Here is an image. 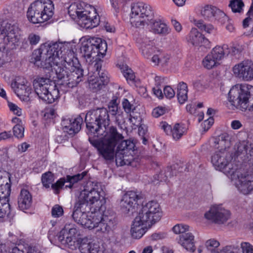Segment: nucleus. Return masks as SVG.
<instances>
[{
	"label": "nucleus",
	"instance_id": "nucleus-1",
	"mask_svg": "<svg viewBox=\"0 0 253 253\" xmlns=\"http://www.w3.org/2000/svg\"><path fill=\"white\" fill-rule=\"evenodd\" d=\"M66 49V42H53L35 49L32 53L30 61L39 67L49 69L52 61H58V52L62 54Z\"/></svg>",
	"mask_w": 253,
	"mask_h": 253
},
{
	"label": "nucleus",
	"instance_id": "nucleus-2",
	"mask_svg": "<svg viewBox=\"0 0 253 253\" xmlns=\"http://www.w3.org/2000/svg\"><path fill=\"white\" fill-rule=\"evenodd\" d=\"M19 39L17 23L13 20L3 21L0 28V67L8 61L7 53L5 51L6 45L13 48Z\"/></svg>",
	"mask_w": 253,
	"mask_h": 253
},
{
	"label": "nucleus",
	"instance_id": "nucleus-3",
	"mask_svg": "<svg viewBox=\"0 0 253 253\" xmlns=\"http://www.w3.org/2000/svg\"><path fill=\"white\" fill-rule=\"evenodd\" d=\"M109 131L108 133H104L102 135L98 136L97 133H93L94 136L103 139L101 142L90 138H89V141L97 149L100 155L105 160L111 161L114 158L115 147L124 137L118 132L117 129L112 128Z\"/></svg>",
	"mask_w": 253,
	"mask_h": 253
},
{
	"label": "nucleus",
	"instance_id": "nucleus-4",
	"mask_svg": "<svg viewBox=\"0 0 253 253\" xmlns=\"http://www.w3.org/2000/svg\"><path fill=\"white\" fill-rule=\"evenodd\" d=\"M85 121L87 128L93 133H97V136L102 135L104 133L109 132V129L114 128L109 126L110 118L108 110L104 107L91 110L85 115Z\"/></svg>",
	"mask_w": 253,
	"mask_h": 253
},
{
	"label": "nucleus",
	"instance_id": "nucleus-5",
	"mask_svg": "<svg viewBox=\"0 0 253 253\" xmlns=\"http://www.w3.org/2000/svg\"><path fill=\"white\" fill-rule=\"evenodd\" d=\"M228 101L232 109L253 111V86L242 84L233 87L228 93Z\"/></svg>",
	"mask_w": 253,
	"mask_h": 253
},
{
	"label": "nucleus",
	"instance_id": "nucleus-6",
	"mask_svg": "<svg viewBox=\"0 0 253 253\" xmlns=\"http://www.w3.org/2000/svg\"><path fill=\"white\" fill-rule=\"evenodd\" d=\"M107 45L105 41L96 37H84L82 39L80 53L86 62L92 63L94 59L100 60L106 54Z\"/></svg>",
	"mask_w": 253,
	"mask_h": 253
},
{
	"label": "nucleus",
	"instance_id": "nucleus-7",
	"mask_svg": "<svg viewBox=\"0 0 253 253\" xmlns=\"http://www.w3.org/2000/svg\"><path fill=\"white\" fill-rule=\"evenodd\" d=\"M54 5L51 0H39L31 4L27 12L28 20L34 24L43 23L53 15Z\"/></svg>",
	"mask_w": 253,
	"mask_h": 253
},
{
	"label": "nucleus",
	"instance_id": "nucleus-8",
	"mask_svg": "<svg viewBox=\"0 0 253 253\" xmlns=\"http://www.w3.org/2000/svg\"><path fill=\"white\" fill-rule=\"evenodd\" d=\"M66 49L62 54L58 52L59 60L56 62L55 60L52 61L51 67L49 70L54 71L57 78L60 82V84L65 86L64 81L67 79L71 69L66 68L67 64H76L78 62L77 59L74 57V53L68 47V43H66Z\"/></svg>",
	"mask_w": 253,
	"mask_h": 253
},
{
	"label": "nucleus",
	"instance_id": "nucleus-9",
	"mask_svg": "<svg viewBox=\"0 0 253 253\" xmlns=\"http://www.w3.org/2000/svg\"><path fill=\"white\" fill-rule=\"evenodd\" d=\"M154 17V14L150 5L143 2L131 4L130 22L132 26L143 28Z\"/></svg>",
	"mask_w": 253,
	"mask_h": 253
},
{
	"label": "nucleus",
	"instance_id": "nucleus-10",
	"mask_svg": "<svg viewBox=\"0 0 253 253\" xmlns=\"http://www.w3.org/2000/svg\"><path fill=\"white\" fill-rule=\"evenodd\" d=\"M93 208V211L90 212V219L94 228L97 227V230L103 233H109L112 231L116 224L115 213L109 210Z\"/></svg>",
	"mask_w": 253,
	"mask_h": 253
},
{
	"label": "nucleus",
	"instance_id": "nucleus-11",
	"mask_svg": "<svg viewBox=\"0 0 253 253\" xmlns=\"http://www.w3.org/2000/svg\"><path fill=\"white\" fill-rule=\"evenodd\" d=\"M35 91L39 98L46 103H52L58 97V90L54 88L52 92L50 90L55 86V83L50 79L37 78L33 81Z\"/></svg>",
	"mask_w": 253,
	"mask_h": 253
},
{
	"label": "nucleus",
	"instance_id": "nucleus-12",
	"mask_svg": "<svg viewBox=\"0 0 253 253\" xmlns=\"http://www.w3.org/2000/svg\"><path fill=\"white\" fill-rule=\"evenodd\" d=\"M115 157L116 165L118 166L129 165L133 160L131 152H133L134 143L130 140H123V138L118 143Z\"/></svg>",
	"mask_w": 253,
	"mask_h": 253
},
{
	"label": "nucleus",
	"instance_id": "nucleus-13",
	"mask_svg": "<svg viewBox=\"0 0 253 253\" xmlns=\"http://www.w3.org/2000/svg\"><path fill=\"white\" fill-rule=\"evenodd\" d=\"M80 235V230L75 225L66 224L57 235V238L64 247L73 249L75 248V243L79 240Z\"/></svg>",
	"mask_w": 253,
	"mask_h": 253
},
{
	"label": "nucleus",
	"instance_id": "nucleus-14",
	"mask_svg": "<svg viewBox=\"0 0 253 253\" xmlns=\"http://www.w3.org/2000/svg\"><path fill=\"white\" fill-rule=\"evenodd\" d=\"M78 200L82 203L88 205L90 207L99 208L101 210L105 209V200L100 192L95 188L90 190L84 189L81 192Z\"/></svg>",
	"mask_w": 253,
	"mask_h": 253
},
{
	"label": "nucleus",
	"instance_id": "nucleus-15",
	"mask_svg": "<svg viewBox=\"0 0 253 253\" xmlns=\"http://www.w3.org/2000/svg\"><path fill=\"white\" fill-rule=\"evenodd\" d=\"M232 158V154L230 151H215L211 156V162L216 169H225V171L232 175L235 172V169L230 163Z\"/></svg>",
	"mask_w": 253,
	"mask_h": 253
},
{
	"label": "nucleus",
	"instance_id": "nucleus-16",
	"mask_svg": "<svg viewBox=\"0 0 253 253\" xmlns=\"http://www.w3.org/2000/svg\"><path fill=\"white\" fill-rule=\"evenodd\" d=\"M232 71L234 76L244 81L253 80V63L251 60H244L235 64Z\"/></svg>",
	"mask_w": 253,
	"mask_h": 253
},
{
	"label": "nucleus",
	"instance_id": "nucleus-17",
	"mask_svg": "<svg viewBox=\"0 0 253 253\" xmlns=\"http://www.w3.org/2000/svg\"><path fill=\"white\" fill-rule=\"evenodd\" d=\"M230 212L221 206H213L205 213V217L212 222L221 224L226 222L230 218Z\"/></svg>",
	"mask_w": 253,
	"mask_h": 253
},
{
	"label": "nucleus",
	"instance_id": "nucleus-18",
	"mask_svg": "<svg viewBox=\"0 0 253 253\" xmlns=\"http://www.w3.org/2000/svg\"><path fill=\"white\" fill-rule=\"evenodd\" d=\"M201 14L205 19L210 21L214 20L221 25L229 21L228 16L223 11L211 5L205 6L201 10Z\"/></svg>",
	"mask_w": 253,
	"mask_h": 253
},
{
	"label": "nucleus",
	"instance_id": "nucleus-19",
	"mask_svg": "<svg viewBox=\"0 0 253 253\" xmlns=\"http://www.w3.org/2000/svg\"><path fill=\"white\" fill-rule=\"evenodd\" d=\"M233 174L237 176L235 185L240 192L247 195L253 190V174L239 172H234Z\"/></svg>",
	"mask_w": 253,
	"mask_h": 253
},
{
	"label": "nucleus",
	"instance_id": "nucleus-20",
	"mask_svg": "<svg viewBox=\"0 0 253 253\" xmlns=\"http://www.w3.org/2000/svg\"><path fill=\"white\" fill-rule=\"evenodd\" d=\"M79 24L85 29H92L97 26L99 23V17L96 9L90 7L88 10L83 12L82 16L79 18Z\"/></svg>",
	"mask_w": 253,
	"mask_h": 253
},
{
	"label": "nucleus",
	"instance_id": "nucleus-21",
	"mask_svg": "<svg viewBox=\"0 0 253 253\" xmlns=\"http://www.w3.org/2000/svg\"><path fill=\"white\" fill-rule=\"evenodd\" d=\"M66 67L71 70L70 71L68 79L64 81L65 86L73 88L82 81L84 70L75 64H67Z\"/></svg>",
	"mask_w": 253,
	"mask_h": 253
},
{
	"label": "nucleus",
	"instance_id": "nucleus-22",
	"mask_svg": "<svg viewBox=\"0 0 253 253\" xmlns=\"http://www.w3.org/2000/svg\"><path fill=\"white\" fill-rule=\"evenodd\" d=\"M141 198V197L136 192L128 191L123 196L120 203L123 211L125 213H128L130 211L133 213L135 211L137 201Z\"/></svg>",
	"mask_w": 253,
	"mask_h": 253
},
{
	"label": "nucleus",
	"instance_id": "nucleus-23",
	"mask_svg": "<svg viewBox=\"0 0 253 253\" xmlns=\"http://www.w3.org/2000/svg\"><path fill=\"white\" fill-rule=\"evenodd\" d=\"M92 208L77 200L74 206L72 214L73 218L75 222L82 225L85 218L87 217V213Z\"/></svg>",
	"mask_w": 253,
	"mask_h": 253
},
{
	"label": "nucleus",
	"instance_id": "nucleus-24",
	"mask_svg": "<svg viewBox=\"0 0 253 253\" xmlns=\"http://www.w3.org/2000/svg\"><path fill=\"white\" fill-rule=\"evenodd\" d=\"M230 145L229 135L226 132L213 138L211 143L215 151H230Z\"/></svg>",
	"mask_w": 253,
	"mask_h": 253
},
{
	"label": "nucleus",
	"instance_id": "nucleus-25",
	"mask_svg": "<svg viewBox=\"0 0 253 253\" xmlns=\"http://www.w3.org/2000/svg\"><path fill=\"white\" fill-rule=\"evenodd\" d=\"M146 25L149 26L150 31L155 34L161 36H166L171 32V29L165 23L159 19H155L154 17L148 22Z\"/></svg>",
	"mask_w": 253,
	"mask_h": 253
},
{
	"label": "nucleus",
	"instance_id": "nucleus-26",
	"mask_svg": "<svg viewBox=\"0 0 253 253\" xmlns=\"http://www.w3.org/2000/svg\"><path fill=\"white\" fill-rule=\"evenodd\" d=\"M54 180V174L51 171H47L42 174V182L44 187L48 188L51 184V188L57 194L59 189L61 188L64 185L65 180L64 178H61L54 184L52 182Z\"/></svg>",
	"mask_w": 253,
	"mask_h": 253
},
{
	"label": "nucleus",
	"instance_id": "nucleus-27",
	"mask_svg": "<svg viewBox=\"0 0 253 253\" xmlns=\"http://www.w3.org/2000/svg\"><path fill=\"white\" fill-rule=\"evenodd\" d=\"M137 41L140 45L142 54L145 57L149 58L155 52L156 47L153 46L152 41L143 37L138 38Z\"/></svg>",
	"mask_w": 253,
	"mask_h": 253
},
{
	"label": "nucleus",
	"instance_id": "nucleus-28",
	"mask_svg": "<svg viewBox=\"0 0 253 253\" xmlns=\"http://www.w3.org/2000/svg\"><path fill=\"white\" fill-rule=\"evenodd\" d=\"M11 191V181L8 174L1 176L0 178V199H6L9 201Z\"/></svg>",
	"mask_w": 253,
	"mask_h": 253
},
{
	"label": "nucleus",
	"instance_id": "nucleus-29",
	"mask_svg": "<svg viewBox=\"0 0 253 253\" xmlns=\"http://www.w3.org/2000/svg\"><path fill=\"white\" fill-rule=\"evenodd\" d=\"M145 210L150 214L153 218L152 221H158L160 220L162 213L159 204L155 201H152L147 203L143 206Z\"/></svg>",
	"mask_w": 253,
	"mask_h": 253
},
{
	"label": "nucleus",
	"instance_id": "nucleus-30",
	"mask_svg": "<svg viewBox=\"0 0 253 253\" xmlns=\"http://www.w3.org/2000/svg\"><path fill=\"white\" fill-rule=\"evenodd\" d=\"M179 243L187 251L194 252L196 250L194 236L190 232H187L179 236Z\"/></svg>",
	"mask_w": 253,
	"mask_h": 253
},
{
	"label": "nucleus",
	"instance_id": "nucleus-31",
	"mask_svg": "<svg viewBox=\"0 0 253 253\" xmlns=\"http://www.w3.org/2000/svg\"><path fill=\"white\" fill-rule=\"evenodd\" d=\"M32 201V195L26 189H22L18 199V204L19 209L22 211L28 209L31 206Z\"/></svg>",
	"mask_w": 253,
	"mask_h": 253
},
{
	"label": "nucleus",
	"instance_id": "nucleus-32",
	"mask_svg": "<svg viewBox=\"0 0 253 253\" xmlns=\"http://www.w3.org/2000/svg\"><path fill=\"white\" fill-rule=\"evenodd\" d=\"M188 42L194 46H202L208 40L197 29L192 28L189 33Z\"/></svg>",
	"mask_w": 253,
	"mask_h": 253
},
{
	"label": "nucleus",
	"instance_id": "nucleus-33",
	"mask_svg": "<svg viewBox=\"0 0 253 253\" xmlns=\"http://www.w3.org/2000/svg\"><path fill=\"white\" fill-rule=\"evenodd\" d=\"M151 215V214H150L142 207L134 220L136 221V222H138L150 228L156 222V221H152L153 218Z\"/></svg>",
	"mask_w": 253,
	"mask_h": 253
},
{
	"label": "nucleus",
	"instance_id": "nucleus-34",
	"mask_svg": "<svg viewBox=\"0 0 253 253\" xmlns=\"http://www.w3.org/2000/svg\"><path fill=\"white\" fill-rule=\"evenodd\" d=\"M227 49V44H223L222 46H216L212 49L210 54L213 55L215 60H216L219 63V61L222 59L225 56L229 54V51Z\"/></svg>",
	"mask_w": 253,
	"mask_h": 253
},
{
	"label": "nucleus",
	"instance_id": "nucleus-35",
	"mask_svg": "<svg viewBox=\"0 0 253 253\" xmlns=\"http://www.w3.org/2000/svg\"><path fill=\"white\" fill-rule=\"evenodd\" d=\"M147 226L134 220L131 228L132 236L135 239L140 238L146 232Z\"/></svg>",
	"mask_w": 253,
	"mask_h": 253
},
{
	"label": "nucleus",
	"instance_id": "nucleus-36",
	"mask_svg": "<svg viewBox=\"0 0 253 253\" xmlns=\"http://www.w3.org/2000/svg\"><path fill=\"white\" fill-rule=\"evenodd\" d=\"M188 88L186 83H180L177 86V97L180 104H183L188 98Z\"/></svg>",
	"mask_w": 253,
	"mask_h": 253
},
{
	"label": "nucleus",
	"instance_id": "nucleus-37",
	"mask_svg": "<svg viewBox=\"0 0 253 253\" xmlns=\"http://www.w3.org/2000/svg\"><path fill=\"white\" fill-rule=\"evenodd\" d=\"M83 123V118L80 116L74 119H71V124L68 126L69 127L68 133L70 135H74L78 133L81 128V125Z\"/></svg>",
	"mask_w": 253,
	"mask_h": 253
},
{
	"label": "nucleus",
	"instance_id": "nucleus-38",
	"mask_svg": "<svg viewBox=\"0 0 253 253\" xmlns=\"http://www.w3.org/2000/svg\"><path fill=\"white\" fill-rule=\"evenodd\" d=\"M194 24L201 31L205 32L208 34L212 33L215 30L212 25L206 24L202 20H194Z\"/></svg>",
	"mask_w": 253,
	"mask_h": 253
},
{
	"label": "nucleus",
	"instance_id": "nucleus-39",
	"mask_svg": "<svg viewBox=\"0 0 253 253\" xmlns=\"http://www.w3.org/2000/svg\"><path fill=\"white\" fill-rule=\"evenodd\" d=\"M203 64L204 67L208 69H211L216 66L219 63H218L216 60H215L213 55L210 53L203 59Z\"/></svg>",
	"mask_w": 253,
	"mask_h": 253
},
{
	"label": "nucleus",
	"instance_id": "nucleus-40",
	"mask_svg": "<svg viewBox=\"0 0 253 253\" xmlns=\"http://www.w3.org/2000/svg\"><path fill=\"white\" fill-rule=\"evenodd\" d=\"M8 202L6 199H0V218L10 213V208Z\"/></svg>",
	"mask_w": 253,
	"mask_h": 253
},
{
	"label": "nucleus",
	"instance_id": "nucleus-41",
	"mask_svg": "<svg viewBox=\"0 0 253 253\" xmlns=\"http://www.w3.org/2000/svg\"><path fill=\"white\" fill-rule=\"evenodd\" d=\"M185 129L179 124H176L173 126L172 131L173 138L175 140H179L184 134Z\"/></svg>",
	"mask_w": 253,
	"mask_h": 253
},
{
	"label": "nucleus",
	"instance_id": "nucleus-42",
	"mask_svg": "<svg viewBox=\"0 0 253 253\" xmlns=\"http://www.w3.org/2000/svg\"><path fill=\"white\" fill-rule=\"evenodd\" d=\"M244 3L242 0H232L230 1L229 6L234 13H241Z\"/></svg>",
	"mask_w": 253,
	"mask_h": 253
},
{
	"label": "nucleus",
	"instance_id": "nucleus-43",
	"mask_svg": "<svg viewBox=\"0 0 253 253\" xmlns=\"http://www.w3.org/2000/svg\"><path fill=\"white\" fill-rule=\"evenodd\" d=\"M175 174L176 172H174L171 168H168L164 172H161L158 175H156L157 180L161 182H166L168 177H170Z\"/></svg>",
	"mask_w": 253,
	"mask_h": 253
},
{
	"label": "nucleus",
	"instance_id": "nucleus-44",
	"mask_svg": "<svg viewBox=\"0 0 253 253\" xmlns=\"http://www.w3.org/2000/svg\"><path fill=\"white\" fill-rule=\"evenodd\" d=\"M94 68L97 71H98L99 78L98 79L101 82L104 84H107L109 82V77L108 76V72L106 71L101 70V65L98 62H96L94 65Z\"/></svg>",
	"mask_w": 253,
	"mask_h": 253
},
{
	"label": "nucleus",
	"instance_id": "nucleus-45",
	"mask_svg": "<svg viewBox=\"0 0 253 253\" xmlns=\"http://www.w3.org/2000/svg\"><path fill=\"white\" fill-rule=\"evenodd\" d=\"M120 68L123 73L124 77L127 81L129 80L130 81H133L135 78V75L132 70L129 68L128 66L126 65H124L120 66Z\"/></svg>",
	"mask_w": 253,
	"mask_h": 253
},
{
	"label": "nucleus",
	"instance_id": "nucleus-46",
	"mask_svg": "<svg viewBox=\"0 0 253 253\" xmlns=\"http://www.w3.org/2000/svg\"><path fill=\"white\" fill-rule=\"evenodd\" d=\"M78 242L80 243L79 249L81 253H90L88 248L90 241L88 239L80 238Z\"/></svg>",
	"mask_w": 253,
	"mask_h": 253
},
{
	"label": "nucleus",
	"instance_id": "nucleus-47",
	"mask_svg": "<svg viewBox=\"0 0 253 253\" xmlns=\"http://www.w3.org/2000/svg\"><path fill=\"white\" fill-rule=\"evenodd\" d=\"M23 84H20L17 81H13L11 83V87L14 89L15 92L16 93V90L15 88L19 89L21 90L24 89L25 90V96L29 95V92H31V88L30 87H28L24 84V82H23Z\"/></svg>",
	"mask_w": 253,
	"mask_h": 253
},
{
	"label": "nucleus",
	"instance_id": "nucleus-48",
	"mask_svg": "<svg viewBox=\"0 0 253 253\" xmlns=\"http://www.w3.org/2000/svg\"><path fill=\"white\" fill-rule=\"evenodd\" d=\"M105 84L98 78L90 79L89 81V87L94 92L101 89Z\"/></svg>",
	"mask_w": 253,
	"mask_h": 253
},
{
	"label": "nucleus",
	"instance_id": "nucleus-49",
	"mask_svg": "<svg viewBox=\"0 0 253 253\" xmlns=\"http://www.w3.org/2000/svg\"><path fill=\"white\" fill-rule=\"evenodd\" d=\"M173 232L176 234H184L190 230V227L188 225L177 224L173 228Z\"/></svg>",
	"mask_w": 253,
	"mask_h": 253
},
{
	"label": "nucleus",
	"instance_id": "nucleus-50",
	"mask_svg": "<svg viewBox=\"0 0 253 253\" xmlns=\"http://www.w3.org/2000/svg\"><path fill=\"white\" fill-rule=\"evenodd\" d=\"M87 174L86 171H83L81 173H78L73 176H67V181L65 182H71L72 184L82 180Z\"/></svg>",
	"mask_w": 253,
	"mask_h": 253
},
{
	"label": "nucleus",
	"instance_id": "nucleus-51",
	"mask_svg": "<svg viewBox=\"0 0 253 253\" xmlns=\"http://www.w3.org/2000/svg\"><path fill=\"white\" fill-rule=\"evenodd\" d=\"M14 136L17 138H22L24 136V128L21 124L16 125L13 128Z\"/></svg>",
	"mask_w": 253,
	"mask_h": 253
},
{
	"label": "nucleus",
	"instance_id": "nucleus-52",
	"mask_svg": "<svg viewBox=\"0 0 253 253\" xmlns=\"http://www.w3.org/2000/svg\"><path fill=\"white\" fill-rule=\"evenodd\" d=\"M108 108V113L109 112L111 115L114 116L117 114L119 111L116 99H113L109 103Z\"/></svg>",
	"mask_w": 253,
	"mask_h": 253
},
{
	"label": "nucleus",
	"instance_id": "nucleus-53",
	"mask_svg": "<svg viewBox=\"0 0 253 253\" xmlns=\"http://www.w3.org/2000/svg\"><path fill=\"white\" fill-rule=\"evenodd\" d=\"M227 50L229 51V54H230L232 55H236L242 52L243 50V47L242 45L239 44H235L230 47L228 46Z\"/></svg>",
	"mask_w": 253,
	"mask_h": 253
},
{
	"label": "nucleus",
	"instance_id": "nucleus-54",
	"mask_svg": "<svg viewBox=\"0 0 253 253\" xmlns=\"http://www.w3.org/2000/svg\"><path fill=\"white\" fill-rule=\"evenodd\" d=\"M63 210L61 206L56 205L53 207L51 210L52 216L54 217H59L63 214Z\"/></svg>",
	"mask_w": 253,
	"mask_h": 253
},
{
	"label": "nucleus",
	"instance_id": "nucleus-55",
	"mask_svg": "<svg viewBox=\"0 0 253 253\" xmlns=\"http://www.w3.org/2000/svg\"><path fill=\"white\" fill-rule=\"evenodd\" d=\"M241 248L242 253H253V246L249 242H242Z\"/></svg>",
	"mask_w": 253,
	"mask_h": 253
},
{
	"label": "nucleus",
	"instance_id": "nucleus-56",
	"mask_svg": "<svg viewBox=\"0 0 253 253\" xmlns=\"http://www.w3.org/2000/svg\"><path fill=\"white\" fill-rule=\"evenodd\" d=\"M219 243L214 239H211L206 242L207 248L211 251H213V248H217L219 246Z\"/></svg>",
	"mask_w": 253,
	"mask_h": 253
},
{
	"label": "nucleus",
	"instance_id": "nucleus-57",
	"mask_svg": "<svg viewBox=\"0 0 253 253\" xmlns=\"http://www.w3.org/2000/svg\"><path fill=\"white\" fill-rule=\"evenodd\" d=\"M78 8L76 2H72L68 7V13L70 16L77 15L79 18V13H80L81 12L78 11Z\"/></svg>",
	"mask_w": 253,
	"mask_h": 253
},
{
	"label": "nucleus",
	"instance_id": "nucleus-58",
	"mask_svg": "<svg viewBox=\"0 0 253 253\" xmlns=\"http://www.w3.org/2000/svg\"><path fill=\"white\" fill-rule=\"evenodd\" d=\"M122 104L125 111L127 113H130L135 109L133 105L131 104L126 99H124Z\"/></svg>",
	"mask_w": 253,
	"mask_h": 253
},
{
	"label": "nucleus",
	"instance_id": "nucleus-59",
	"mask_svg": "<svg viewBox=\"0 0 253 253\" xmlns=\"http://www.w3.org/2000/svg\"><path fill=\"white\" fill-rule=\"evenodd\" d=\"M40 39L41 38L39 35L34 33H31L28 37V41L31 45H34L38 43Z\"/></svg>",
	"mask_w": 253,
	"mask_h": 253
},
{
	"label": "nucleus",
	"instance_id": "nucleus-60",
	"mask_svg": "<svg viewBox=\"0 0 253 253\" xmlns=\"http://www.w3.org/2000/svg\"><path fill=\"white\" fill-rule=\"evenodd\" d=\"M87 217L85 218L84 221L82 224V226L85 228L90 229H93L94 225H93L92 220L90 219V212H89V211L87 214Z\"/></svg>",
	"mask_w": 253,
	"mask_h": 253
},
{
	"label": "nucleus",
	"instance_id": "nucleus-61",
	"mask_svg": "<svg viewBox=\"0 0 253 253\" xmlns=\"http://www.w3.org/2000/svg\"><path fill=\"white\" fill-rule=\"evenodd\" d=\"M76 5L78 6V11L81 12L80 13H79V18L80 17V16H82L83 12H84L86 10H88V8L91 7L90 6L85 5L84 2L77 1L76 2Z\"/></svg>",
	"mask_w": 253,
	"mask_h": 253
},
{
	"label": "nucleus",
	"instance_id": "nucleus-62",
	"mask_svg": "<svg viewBox=\"0 0 253 253\" xmlns=\"http://www.w3.org/2000/svg\"><path fill=\"white\" fill-rule=\"evenodd\" d=\"M88 248L90 253H102L99 245L97 243L90 242Z\"/></svg>",
	"mask_w": 253,
	"mask_h": 253
},
{
	"label": "nucleus",
	"instance_id": "nucleus-63",
	"mask_svg": "<svg viewBox=\"0 0 253 253\" xmlns=\"http://www.w3.org/2000/svg\"><path fill=\"white\" fill-rule=\"evenodd\" d=\"M166 112V109L163 107H158L153 109L152 115L155 118H158L164 115Z\"/></svg>",
	"mask_w": 253,
	"mask_h": 253
},
{
	"label": "nucleus",
	"instance_id": "nucleus-64",
	"mask_svg": "<svg viewBox=\"0 0 253 253\" xmlns=\"http://www.w3.org/2000/svg\"><path fill=\"white\" fill-rule=\"evenodd\" d=\"M164 93L168 98H171L174 96L175 92L169 86H166L164 88Z\"/></svg>",
	"mask_w": 253,
	"mask_h": 253
}]
</instances>
